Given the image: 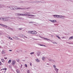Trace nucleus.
Listing matches in <instances>:
<instances>
[{
  "mask_svg": "<svg viewBox=\"0 0 73 73\" xmlns=\"http://www.w3.org/2000/svg\"><path fill=\"white\" fill-rule=\"evenodd\" d=\"M28 9L29 8H27V9H23L21 8L20 7H18L17 6H14L13 10H18L19 9Z\"/></svg>",
  "mask_w": 73,
  "mask_h": 73,
  "instance_id": "f257e3e1",
  "label": "nucleus"
},
{
  "mask_svg": "<svg viewBox=\"0 0 73 73\" xmlns=\"http://www.w3.org/2000/svg\"><path fill=\"white\" fill-rule=\"evenodd\" d=\"M1 19L2 20H3L4 21H7L9 20L8 17H5L4 18H1Z\"/></svg>",
  "mask_w": 73,
  "mask_h": 73,
  "instance_id": "f03ea898",
  "label": "nucleus"
},
{
  "mask_svg": "<svg viewBox=\"0 0 73 73\" xmlns=\"http://www.w3.org/2000/svg\"><path fill=\"white\" fill-rule=\"evenodd\" d=\"M31 34H33V35H36V34H37V32L35 31H32Z\"/></svg>",
  "mask_w": 73,
  "mask_h": 73,
  "instance_id": "7ed1b4c3",
  "label": "nucleus"
},
{
  "mask_svg": "<svg viewBox=\"0 0 73 73\" xmlns=\"http://www.w3.org/2000/svg\"><path fill=\"white\" fill-rule=\"evenodd\" d=\"M16 61L15 60H13L12 61V64L13 65H15V64H16Z\"/></svg>",
  "mask_w": 73,
  "mask_h": 73,
  "instance_id": "20e7f679",
  "label": "nucleus"
},
{
  "mask_svg": "<svg viewBox=\"0 0 73 73\" xmlns=\"http://www.w3.org/2000/svg\"><path fill=\"white\" fill-rule=\"evenodd\" d=\"M0 25L2 26V27H5V28H7V27H8L5 25L2 24H0Z\"/></svg>",
  "mask_w": 73,
  "mask_h": 73,
  "instance_id": "39448f33",
  "label": "nucleus"
},
{
  "mask_svg": "<svg viewBox=\"0 0 73 73\" xmlns=\"http://www.w3.org/2000/svg\"><path fill=\"white\" fill-rule=\"evenodd\" d=\"M55 70L56 71V73H58V70H59V69L55 68Z\"/></svg>",
  "mask_w": 73,
  "mask_h": 73,
  "instance_id": "423d86ee",
  "label": "nucleus"
},
{
  "mask_svg": "<svg viewBox=\"0 0 73 73\" xmlns=\"http://www.w3.org/2000/svg\"><path fill=\"white\" fill-rule=\"evenodd\" d=\"M65 16H62V15H60L59 17V19L61 18V19H63V18H65Z\"/></svg>",
  "mask_w": 73,
  "mask_h": 73,
  "instance_id": "0eeeda50",
  "label": "nucleus"
},
{
  "mask_svg": "<svg viewBox=\"0 0 73 73\" xmlns=\"http://www.w3.org/2000/svg\"><path fill=\"white\" fill-rule=\"evenodd\" d=\"M54 16H56V18H58L60 19V15H53Z\"/></svg>",
  "mask_w": 73,
  "mask_h": 73,
  "instance_id": "6e6552de",
  "label": "nucleus"
},
{
  "mask_svg": "<svg viewBox=\"0 0 73 73\" xmlns=\"http://www.w3.org/2000/svg\"><path fill=\"white\" fill-rule=\"evenodd\" d=\"M40 53H41V52H40L38 51L37 52V54L38 55V56H40Z\"/></svg>",
  "mask_w": 73,
  "mask_h": 73,
  "instance_id": "1a4fd4ad",
  "label": "nucleus"
},
{
  "mask_svg": "<svg viewBox=\"0 0 73 73\" xmlns=\"http://www.w3.org/2000/svg\"><path fill=\"white\" fill-rule=\"evenodd\" d=\"M13 8L14 6H10V9H13Z\"/></svg>",
  "mask_w": 73,
  "mask_h": 73,
  "instance_id": "9d476101",
  "label": "nucleus"
},
{
  "mask_svg": "<svg viewBox=\"0 0 73 73\" xmlns=\"http://www.w3.org/2000/svg\"><path fill=\"white\" fill-rule=\"evenodd\" d=\"M48 60L49 61H51L52 62H54V60L53 59H48Z\"/></svg>",
  "mask_w": 73,
  "mask_h": 73,
  "instance_id": "9b49d317",
  "label": "nucleus"
},
{
  "mask_svg": "<svg viewBox=\"0 0 73 73\" xmlns=\"http://www.w3.org/2000/svg\"><path fill=\"white\" fill-rule=\"evenodd\" d=\"M31 16H36L33 15H30V14H27V16H30L31 17Z\"/></svg>",
  "mask_w": 73,
  "mask_h": 73,
  "instance_id": "f8f14e48",
  "label": "nucleus"
},
{
  "mask_svg": "<svg viewBox=\"0 0 73 73\" xmlns=\"http://www.w3.org/2000/svg\"><path fill=\"white\" fill-rule=\"evenodd\" d=\"M35 60H36V62H40V60H39L37 59H35Z\"/></svg>",
  "mask_w": 73,
  "mask_h": 73,
  "instance_id": "ddd939ff",
  "label": "nucleus"
},
{
  "mask_svg": "<svg viewBox=\"0 0 73 73\" xmlns=\"http://www.w3.org/2000/svg\"><path fill=\"white\" fill-rule=\"evenodd\" d=\"M42 59L43 60H44V61H45L46 59V57H43L42 58Z\"/></svg>",
  "mask_w": 73,
  "mask_h": 73,
  "instance_id": "4468645a",
  "label": "nucleus"
},
{
  "mask_svg": "<svg viewBox=\"0 0 73 73\" xmlns=\"http://www.w3.org/2000/svg\"><path fill=\"white\" fill-rule=\"evenodd\" d=\"M21 36L23 37V38H25V37L26 38H27V36H25V35H22Z\"/></svg>",
  "mask_w": 73,
  "mask_h": 73,
  "instance_id": "2eb2a0df",
  "label": "nucleus"
},
{
  "mask_svg": "<svg viewBox=\"0 0 73 73\" xmlns=\"http://www.w3.org/2000/svg\"><path fill=\"white\" fill-rule=\"evenodd\" d=\"M17 73H20V70L17 69Z\"/></svg>",
  "mask_w": 73,
  "mask_h": 73,
  "instance_id": "dca6fc26",
  "label": "nucleus"
},
{
  "mask_svg": "<svg viewBox=\"0 0 73 73\" xmlns=\"http://www.w3.org/2000/svg\"><path fill=\"white\" fill-rule=\"evenodd\" d=\"M69 40H72V39H73V36H71L69 38Z\"/></svg>",
  "mask_w": 73,
  "mask_h": 73,
  "instance_id": "f3484780",
  "label": "nucleus"
},
{
  "mask_svg": "<svg viewBox=\"0 0 73 73\" xmlns=\"http://www.w3.org/2000/svg\"><path fill=\"white\" fill-rule=\"evenodd\" d=\"M11 61L12 60H11V59H10L8 62V64H10L11 62Z\"/></svg>",
  "mask_w": 73,
  "mask_h": 73,
  "instance_id": "a211bd4d",
  "label": "nucleus"
},
{
  "mask_svg": "<svg viewBox=\"0 0 73 73\" xmlns=\"http://www.w3.org/2000/svg\"><path fill=\"white\" fill-rule=\"evenodd\" d=\"M44 40H48L49 41H51V40L49 39H48L47 38H44Z\"/></svg>",
  "mask_w": 73,
  "mask_h": 73,
  "instance_id": "6ab92c4d",
  "label": "nucleus"
},
{
  "mask_svg": "<svg viewBox=\"0 0 73 73\" xmlns=\"http://www.w3.org/2000/svg\"><path fill=\"white\" fill-rule=\"evenodd\" d=\"M27 73H30V71H29V70H27Z\"/></svg>",
  "mask_w": 73,
  "mask_h": 73,
  "instance_id": "aec40b11",
  "label": "nucleus"
},
{
  "mask_svg": "<svg viewBox=\"0 0 73 73\" xmlns=\"http://www.w3.org/2000/svg\"><path fill=\"white\" fill-rule=\"evenodd\" d=\"M19 16H23V14H20L19 13Z\"/></svg>",
  "mask_w": 73,
  "mask_h": 73,
  "instance_id": "412c9836",
  "label": "nucleus"
},
{
  "mask_svg": "<svg viewBox=\"0 0 73 73\" xmlns=\"http://www.w3.org/2000/svg\"><path fill=\"white\" fill-rule=\"evenodd\" d=\"M2 54H5V51H4V50H2Z\"/></svg>",
  "mask_w": 73,
  "mask_h": 73,
  "instance_id": "4be33fe9",
  "label": "nucleus"
},
{
  "mask_svg": "<svg viewBox=\"0 0 73 73\" xmlns=\"http://www.w3.org/2000/svg\"><path fill=\"white\" fill-rule=\"evenodd\" d=\"M7 18L8 19H13V18L10 17H8Z\"/></svg>",
  "mask_w": 73,
  "mask_h": 73,
  "instance_id": "5701e85b",
  "label": "nucleus"
},
{
  "mask_svg": "<svg viewBox=\"0 0 73 73\" xmlns=\"http://www.w3.org/2000/svg\"><path fill=\"white\" fill-rule=\"evenodd\" d=\"M56 37H58V38H59V39H61L60 37L56 35Z\"/></svg>",
  "mask_w": 73,
  "mask_h": 73,
  "instance_id": "b1692460",
  "label": "nucleus"
},
{
  "mask_svg": "<svg viewBox=\"0 0 73 73\" xmlns=\"http://www.w3.org/2000/svg\"><path fill=\"white\" fill-rule=\"evenodd\" d=\"M27 15H28V14H23V16H27Z\"/></svg>",
  "mask_w": 73,
  "mask_h": 73,
  "instance_id": "393cba45",
  "label": "nucleus"
},
{
  "mask_svg": "<svg viewBox=\"0 0 73 73\" xmlns=\"http://www.w3.org/2000/svg\"><path fill=\"white\" fill-rule=\"evenodd\" d=\"M35 53V52H33L30 53V54H33Z\"/></svg>",
  "mask_w": 73,
  "mask_h": 73,
  "instance_id": "a878e982",
  "label": "nucleus"
},
{
  "mask_svg": "<svg viewBox=\"0 0 73 73\" xmlns=\"http://www.w3.org/2000/svg\"><path fill=\"white\" fill-rule=\"evenodd\" d=\"M8 38L10 39V40H13V39L11 38V37H9V38Z\"/></svg>",
  "mask_w": 73,
  "mask_h": 73,
  "instance_id": "bb28decb",
  "label": "nucleus"
},
{
  "mask_svg": "<svg viewBox=\"0 0 73 73\" xmlns=\"http://www.w3.org/2000/svg\"><path fill=\"white\" fill-rule=\"evenodd\" d=\"M1 61L2 62H4V59H2Z\"/></svg>",
  "mask_w": 73,
  "mask_h": 73,
  "instance_id": "cd10ccee",
  "label": "nucleus"
},
{
  "mask_svg": "<svg viewBox=\"0 0 73 73\" xmlns=\"http://www.w3.org/2000/svg\"><path fill=\"white\" fill-rule=\"evenodd\" d=\"M32 31H29L28 32L29 33H31L32 34Z\"/></svg>",
  "mask_w": 73,
  "mask_h": 73,
  "instance_id": "c85d7f7f",
  "label": "nucleus"
},
{
  "mask_svg": "<svg viewBox=\"0 0 73 73\" xmlns=\"http://www.w3.org/2000/svg\"><path fill=\"white\" fill-rule=\"evenodd\" d=\"M6 8H9V9L10 8V6H6Z\"/></svg>",
  "mask_w": 73,
  "mask_h": 73,
  "instance_id": "c756f323",
  "label": "nucleus"
},
{
  "mask_svg": "<svg viewBox=\"0 0 73 73\" xmlns=\"http://www.w3.org/2000/svg\"><path fill=\"white\" fill-rule=\"evenodd\" d=\"M19 19H20V20H21V19H22L23 18L20 17H19L18 18Z\"/></svg>",
  "mask_w": 73,
  "mask_h": 73,
  "instance_id": "7c9ffc66",
  "label": "nucleus"
},
{
  "mask_svg": "<svg viewBox=\"0 0 73 73\" xmlns=\"http://www.w3.org/2000/svg\"><path fill=\"white\" fill-rule=\"evenodd\" d=\"M15 15H16L17 16H19V13H16L15 14Z\"/></svg>",
  "mask_w": 73,
  "mask_h": 73,
  "instance_id": "2f4dec72",
  "label": "nucleus"
},
{
  "mask_svg": "<svg viewBox=\"0 0 73 73\" xmlns=\"http://www.w3.org/2000/svg\"><path fill=\"white\" fill-rule=\"evenodd\" d=\"M34 23V22H32V21L29 22V24H31V23Z\"/></svg>",
  "mask_w": 73,
  "mask_h": 73,
  "instance_id": "473e14b6",
  "label": "nucleus"
},
{
  "mask_svg": "<svg viewBox=\"0 0 73 73\" xmlns=\"http://www.w3.org/2000/svg\"><path fill=\"white\" fill-rule=\"evenodd\" d=\"M7 70V68H5V69H1V70Z\"/></svg>",
  "mask_w": 73,
  "mask_h": 73,
  "instance_id": "72a5a7b5",
  "label": "nucleus"
},
{
  "mask_svg": "<svg viewBox=\"0 0 73 73\" xmlns=\"http://www.w3.org/2000/svg\"><path fill=\"white\" fill-rule=\"evenodd\" d=\"M9 68H12V66H11L9 65Z\"/></svg>",
  "mask_w": 73,
  "mask_h": 73,
  "instance_id": "f704fd0d",
  "label": "nucleus"
},
{
  "mask_svg": "<svg viewBox=\"0 0 73 73\" xmlns=\"http://www.w3.org/2000/svg\"><path fill=\"white\" fill-rule=\"evenodd\" d=\"M40 46H46L44 45V44H42L40 45Z\"/></svg>",
  "mask_w": 73,
  "mask_h": 73,
  "instance_id": "c9c22d12",
  "label": "nucleus"
},
{
  "mask_svg": "<svg viewBox=\"0 0 73 73\" xmlns=\"http://www.w3.org/2000/svg\"><path fill=\"white\" fill-rule=\"evenodd\" d=\"M57 21L56 20H53V23H55V22H56Z\"/></svg>",
  "mask_w": 73,
  "mask_h": 73,
  "instance_id": "e433bc0d",
  "label": "nucleus"
},
{
  "mask_svg": "<svg viewBox=\"0 0 73 73\" xmlns=\"http://www.w3.org/2000/svg\"><path fill=\"white\" fill-rule=\"evenodd\" d=\"M53 66L54 68H55V69H56V66H55V65H53Z\"/></svg>",
  "mask_w": 73,
  "mask_h": 73,
  "instance_id": "4c0bfd02",
  "label": "nucleus"
},
{
  "mask_svg": "<svg viewBox=\"0 0 73 73\" xmlns=\"http://www.w3.org/2000/svg\"><path fill=\"white\" fill-rule=\"evenodd\" d=\"M49 21H51V22H52V23H53V20H49Z\"/></svg>",
  "mask_w": 73,
  "mask_h": 73,
  "instance_id": "58836bf2",
  "label": "nucleus"
},
{
  "mask_svg": "<svg viewBox=\"0 0 73 73\" xmlns=\"http://www.w3.org/2000/svg\"><path fill=\"white\" fill-rule=\"evenodd\" d=\"M9 14H12V13H11V11H9Z\"/></svg>",
  "mask_w": 73,
  "mask_h": 73,
  "instance_id": "ea45409f",
  "label": "nucleus"
},
{
  "mask_svg": "<svg viewBox=\"0 0 73 73\" xmlns=\"http://www.w3.org/2000/svg\"><path fill=\"white\" fill-rule=\"evenodd\" d=\"M9 29H11V30H12V31H13V29L10 27H9Z\"/></svg>",
  "mask_w": 73,
  "mask_h": 73,
  "instance_id": "a19ab883",
  "label": "nucleus"
},
{
  "mask_svg": "<svg viewBox=\"0 0 73 73\" xmlns=\"http://www.w3.org/2000/svg\"><path fill=\"white\" fill-rule=\"evenodd\" d=\"M7 29H9L10 30H11V29H9V27H7Z\"/></svg>",
  "mask_w": 73,
  "mask_h": 73,
  "instance_id": "79ce46f5",
  "label": "nucleus"
},
{
  "mask_svg": "<svg viewBox=\"0 0 73 73\" xmlns=\"http://www.w3.org/2000/svg\"><path fill=\"white\" fill-rule=\"evenodd\" d=\"M36 3H39V1H36Z\"/></svg>",
  "mask_w": 73,
  "mask_h": 73,
  "instance_id": "37998d69",
  "label": "nucleus"
},
{
  "mask_svg": "<svg viewBox=\"0 0 73 73\" xmlns=\"http://www.w3.org/2000/svg\"><path fill=\"white\" fill-rule=\"evenodd\" d=\"M4 59H5V60H7V57H4Z\"/></svg>",
  "mask_w": 73,
  "mask_h": 73,
  "instance_id": "c03bdc74",
  "label": "nucleus"
},
{
  "mask_svg": "<svg viewBox=\"0 0 73 73\" xmlns=\"http://www.w3.org/2000/svg\"><path fill=\"white\" fill-rule=\"evenodd\" d=\"M2 65L1 62H0V65Z\"/></svg>",
  "mask_w": 73,
  "mask_h": 73,
  "instance_id": "a18cd8bd",
  "label": "nucleus"
},
{
  "mask_svg": "<svg viewBox=\"0 0 73 73\" xmlns=\"http://www.w3.org/2000/svg\"><path fill=\"white\" fill-rule=\"evenodd\" d=\"M23 28H20L19 29V30H21V29H22Z\"/></svg>",
  "mask_w": 73,
  "mask_h": 73,
  "instance_id": "49530a36",
  "label": "nucleus"
},
{
  "mask_svg": "<svg viewBox=\"0 0 73 73\" xmlns=\"http://www.w3.org/2000/svg\"><path fill=\"white\" fill-rule=\"evenodd\" d=\"M33 39L34 40H38V39H35L34 38H33Z\"/></svg>",
  "mask_w": 73,
  "mask_h": 73,
  "instance_id": "de8ad7c7",
  "label": "nucleus"
},
{
  "mask_svg": "<svg viewBox=\"0 0 73 73\" xmlns=\"http://www.w3.org/2000/svg\"><path fill=\"white\" fill-rule=\"evenodd\" d=\"M30 65L31 66H32V63H31L30 64Z\"/></svg>",
  "mask_w": 73,
  "mask_h": 73,
  "instance_id": "09e8293b",
  "label": "nucleus"
},
{
  "mask_svg": "<svg viewBox=\"0 0 73 73\" xmlns=\"http://www.w3.org/2000/svg\"><path fill=\"white\" fill-rule=\"evenodd\" d=\"M26 13L27 14H29V13H28V12H26Z\"/></svg>",
  "mask_w": 73,
  "mask_h": 73,
  "instance_id": "8fccbe9b",
  "label": "nucleus"
},
{
  "mask_svg": "<svg viewBox=\"0 0 73 73\" xmlns=\"http://www.w3.org/2000/svg\"><path fill=\"white\" fill-rule=\"evenodd\" d=\"M25 66H26V67H27V65L25 64Z\"/></svg>",
  "mask_w": 73,
  "mask_h": 73,
  "instance_id": "3c124183",
  "label": "nucleus"
},
{
  "mask_svg": "<svg viewBox=\"0 0 73 73\" xmlns=\"http://www.w3.org/2000/svg\"><path fill=\"white\" fill-rule=\"evenodd\" d=\"M12 50H9V51H10V52H12Z\"/></svg>",
  "mask_w": 73,
  "mask_h": 73,
  "instance_id": "603ef678",
  "label": "nucleus"
},
{
  "mask_svg": "<svg viewBox=\"0 0 73 73\" xmlns=\"http://www.w3.org/2000/svg\"><path fill=\"white\" fill-rule=\"evenodd\" d=\"M28 17L29 18H32V17Z\"/></svg>",
  "mask_w": 73,
  "mask_h": 73,
  "instance_id": "864d4df0",
  "label": "nucleus"
},
{
  "mask_svg": "<svg viewBox=\"0 0 73 73\" xmlns=\"http://www.w3.org/2000/svg\"><path fill=\"white\" fill-rule=\"evenodd\" d=\"M38 45H40H40H41V44H38Z\"/></svg>",
  "mask_w": 73,
  "mask_h": 73,
  "instance_id": "5fc2aeb1",
  "label": "nucleus"
},
{
  "mask_svg": "<svg viewBox=\"0 0 73 73\" xmlns=\"http://www.w3.org/2000/svg\"><path fill=\"white\" fill-rule=\"evenodd\" d=\"M53 44H56V42H53Z\"/></svg>",
  "mask_w": 73,
  "mask_h": 73,
  "instance_id": "6e6d98bb",
  "label": "nucleus"
},
{
  "mask_svg": "<svg viewBox=\"0 0 73 73\" xmlns=\"http://www.w3.org/2000/svg\"><path fill=\"white\" fill-rule=\"evenodd\" d=\"M1 18H3V17H0V20H1Z\"/></svg>",
  "mask_w": 73,
  "mask_h": 73,
  "instance_id": "4d7b16f0",
  "label": "nucleus"
},
{
  "mask_svg": "<svg viewBox=\"0 0 73 73\" xmlns=\"http://www.w3.org/2000/svg\"><path fill=\"white\" fill-rule=\"evenodd\" d=\"M39 37H40V38H42L41 36H39Z\"/></svg>",
  "mask_w": 73,
  "mask_h": 73,
  "instance_id": "13d9d810",
  "label": "nucleus"
},
{
  "mask_svg": "<svg viewBox=\"0 0 73 73\" xmlns=\"http://www.w3.org/2000/svg\"><path fill=\"white\" fill-rule=\"evenodd\" d=\"M1 5H0V8H1Z\"/></svg>",
  "mask_w": 73,
  "mask_h": 73,
  "instance_id": "bf43d9fd",
  "label": "nucleus"
},
{
  "mask_svg": "<svg viewBox=\"0 0 73 73\" xmlns=\"http://www.w3.org/2000/svg\"><path fill=\"white\" fill-rule=\"evenodd\" d=\"M51 37H53V35H51Z\"/></svg>",
  "mask_w": 73,
  "mask_h": 73,
  "instance_id": "052dcab7",
  "label": "nucleus"
},
{
  "mask_svg": "<svg viewBox=\"0 0 73 73\" xmlns=\"http://www.w3.org/2000/svg\"><path fill=\"white\" fill-rule=\"evenodd\" d=\"M35 3V1H33V3Z\"/></svg>",
  "mask_w": 73,
  "mask_h": 73,
  "instance_id": "680f3d73",
  "label": "nucleus"
},
{
  "mask_svg": "<svg viewBox=\"0 0 73 73\" xmlns=\"http://www.w3.org/2000/svg\"><path fill=\"white\" fill-rule=\"evenodd\" d=\"M22 61H24V62L25 61V60H23Z\"/></svg>",
  "mask_w": 73,
  "mask_h": 73,
  "instance_id": "e2e57ef3",
  "label": "nucleus"
},
{
  "mask_svg": "<svg viewBox=\"0 0 73 73\" xmlns=\"http://www.w3.org/2000/svg\"><path fill=\"white\" fill-rule=\"evenodd\" d=\"M31 13H29V14H31Z\"/></svg>",
  "mask_w": 73,
  "mask_h": 73,
  "instance_id": "0e129e2a",
  "label": "nucleus"
},
{
  "mask_svg": "<svg viewBox=\"0 0 73 73\" xmlns=\"http://www.w3.org/2000/svg\"><path fill=\"white\" fill-rule=\"evenodd\" d=\"M47 64V65H49V64Z\"/></svg>",
  "mask_w": 73,
  "mask_h": 73,
  "instance_id": "69168bd1",
  "label": "nucleus"
},
{
  "mask_svg": "<svg viewBox=\"0 0 73 73\" xmlns=\"http://www.w3.org/2000/svg\"><path fill=\"white\" fill-rule=\"evenodd\" d=\"M1 1H2V0H0Z\"/></svg>",
  "mask_w": 73,
  "mask_h": 73,
  "instance_id": "338daca9",
  "label": "nucleus"
},
{
  "mask_svg": "<svg viewBox=\"0 0 73 73\" xmlns=\"http://www.w3.org/2000/svg\"><path fill=\"white\" fill-rule=\"evenodd\" d=\"M54 25H55V24H54Z\"/></svg>",
  "mask_w": 73,
  "mask_h": 73,
  "instance_id": "774afa93",
  "label": "nucleus"
}]
</instances>
